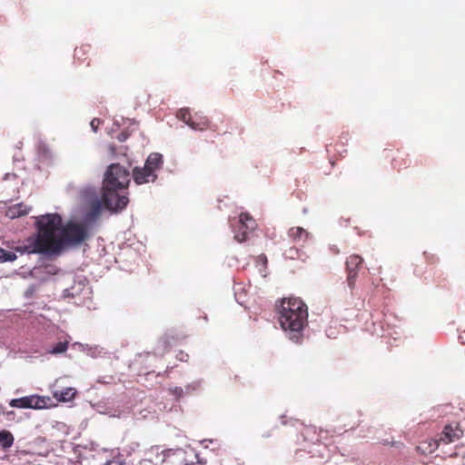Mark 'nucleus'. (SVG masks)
I'll return each mask as SVG.
<instances>
[{"label":"nucleus","instance_id":"obj_1","mask_svg":"<svg viewBox=\"0 0 465 465\" xmlns=\"http://www.w3.org/2000/svg\"><path fill=\"white\" fill-rule=\"evenodd\" d=\"M37 232L16 248L21 252L59 254L68 247H76L87 241L90 230L87 223L69 221L64 225L57 213L36 218Z\"/></svg>","mask_w":465,"mask_h":465},{"label":"nucleus","instance_id":"obj_2","mask_svg":"<svg viewBox=\"0 0 465 465\" xmlns=\"http://www.w3.org/2000/svg\"><path fill=\"white\" fill-rule=\"evenodd\" d=\"M130 183V173L127 169L119 163H112L104 173L103 181L102 201L106 209L120 211L126 207L129 199L120 195L117 191L124 189Z\"/></svg>","mask_w":465,"mask_h":465},{"label":"nucleus","instance_id":"obj_3","mask_svg":"<svg viewBox=\"0 0 465 465\" xmlns=\"http://www.w3.org/2000/svg\"><path fill=\"white\" fill-rule=\"evenodd\" d=\"M278 314L281 327L292 333V338H298L308 322V308L300 298L282 299L278 306Z\"/></svg>","mask_w":465,"mask_h":465},{"label":"nucleus","instance_id":"obj_4","mask_svg":"<svg viewBox=\"0 0 465 465\" xmlns=\"http://www.w3.org/2000/svg\"><path fill=\"white\" fill-rule=\"evenodd\" d=\"M163 155L158 153H151L143 167H135L133 170V178L136 184L153 183L157 179L156 172L163 167Z\"/></svg>","mask_w":465,"mask_h":465},{"label":"nucleus","instance_id":"obj_5","mask_svg":"<svg viewBox=\"0 0 465 465\" xmlns=\"http://www.w3.org/2000/svg\"><path fill=\"white\" fill-rule=\"evenodd\" d=\"M463 434V430L460 429L459 423L454 422L450 424H447L443 430L441 431L440 438L437 440H431L429 442V446L427 448H422L423 451H428L429 453H432L440 443L449 444L454 442L460 439Z\"/></svg>","mask_w":465,"mask_h":465},{"label":"nucleus","instance_id":"obj_6","mask_svg":"<svg viewBox=\"0 0 465 465\" xmlns=\"http://www.w3.org/2000/svg\"><path fill=\"white\" fill-rule=\"evenodd\" d=\"M50 401L51 398L48 396L34 394L18 399H13L10 401L9 405L14 408L41 410L48 408L50 406Z\"/></svg>","mask_w":465,"mask_h":465},{"label":"nucleus","instance_id":"obj_7","mask_svg":"<svg viewBox=\"0 0 465 465\" xmlns=\"http://www.w3.org/2000/svg\"><path fill=\"white\" fill-rule=\"evenodd\" d=\"M84 201L89 203V208L85 213L87 221H94L100 216L102 211V203L94 189H84L81 193Z\"/></svg>","mask_w":465,"mask_h":465},{"label":"nucleus","instance_id":"obj_8","mask_svg":"<svg viewBox=\"0 0 465 465\" xmlns=\"http://www.w3.org/2000/svg\"><path fill=\"white\" fill-rule=\"evenodd\" d=\"M362 262H363V259L357 254H352V255L349 256L346 261V270H347L346 282H347L348 287L351 290V295L353 294V290L355 289V286H356L358 271L361 267Z\"/></svg>","mask_w":465,"mask_h":465},{"label":"nucleus","instance_id":"obj_9","mask_svg":"<svg viewBox=\"0 0 465 465\" xmlns=\"http://www.w3.org/2000/svg\"><path fill=\"white\" fill-rule=\"evenodd\" d=\"M177 117L192 129L202 131L208 128L209 122L206 117H202L198 114L192 115L187 108L181 109L177 114Z\"/></svg>","mask_w":465,"mask_h":465},{"label":"nucleus","instance_id":"obj_10","mask_svg":"<svg viewBox=\"0 0 465 465\" xmlns=\"http://www.w3.org/2000/svg\"><path fill=\"white\" fill-rule=\"evenodd\" d=\"M295 426H298L302 441L310 444H315L322 441V433H327V430H317L315 426L304 425L299 421H295Z\"/></svg>","mask_w":465,"mask_h":465},{"label":"nucleus","instance_id":"obj_11","mask_svg":"<svg viewBox=\"0 0 465 465\" xmlns=\"http://www.w3.org/2000/svg\"><path fill=\"white\" fill-rule=\"evenodd\" d=\"M53 387V397L60 402L70 401L74 399L76 395V390L74 388L66 387L63 389H55V384Z\"/></svg>","mask_w":465,"mask_h":465},{"label":"nucleus","instance_id":"obj_12","mask_svg":"<svg viewBox=\"0 0 465 465\" xmlns=\"http://www.w3.org/2000/svg\"><path fill=\"white\" fill-rule=\"evenodd\" d=\"M30 209V207H27L24 203H20L9 206L6 210L5 214L10 219H15L26 215L29 213Z\"/></svg>","mask_w":465,"mask_h":465},{"label":"nucleus","instance_id":"obj_13","mask_svg":"<svg viewBox=\"0 0 465 465\" xmlns=\"http://www.w3.org/2000/svg\"><path fill=\"white\" fill-rule=\"evenodd\" d=\"M239 223L242 228H245L251 232L256 228L255 220L248 213H242L240 214Z\"/></svg>","mask_w":465,"mask_h":465},{"label":"nucleus","instance_id":"obj_14","mask_svg":"<svg viewBox=\"0 0 465 465\" xmlns=\"http://www.w3.org/2000/svg\"><path fill=\"white\" fill-rule=\"evenodd\" d=\"M410 159L408 155L403 153H399L392 160V165L398 171L408 168L410 166Z\"/></svg>","mask_w":465,"mask_h":465},{"label":"nucleus","instance_id":"obj_15","mask_svg":"<svg viewBox=\"0 0 465 465\" xmlns=\"http://www.w3.org/2000/svg\"><path fill=\"white\" fill-rule=\"evenodd\" d=\"M14 436L13 434L6 430H3L0 431V447L4 450H7L12 447L14 444Z\"/></svg>","mask_w":465,"mask_h":465},{"label":"nucleus","instance_id":"obj_16","mask_svg":"<svg viewBox=\"0 0 465 465\" xmlns=\"http://www.w3.org/2000/svg\"><path fill=\"white\" fill-rule=\"evenodd\" d=\"M288 235L293 241H304L308 237V232L302 227H292L289 230Z\"/></svg>","mask_w":465,"mask_h":465},{"label":"nucleus","instance_id":"obj_17","mask_svg":"<svg viewBox=\"0 0 465 465\" xmlns=\"http://www.w3.org/2000/svg\"><path fill=\"white\" fill-rule=\"evenodd\" d=\"M90 50H91V45H82L81 46L75 48V50H74V57L77 60L84 61L85 57H84V56L85 54L89 53Z\"/></svg>","mask_w":465,"mask_h":465},{"label":"nucleus","instance_id":"obj_18","mask_svg":"<svg viewBox=\"0 0 465 465\" xmlns=\"http://www.w3.org/2000/svg\"><path fill=\"white\" fill-rule=\"evenodd\" d=\"M250 232L251 231H248L245 228H242L240 226V223H238V227L237 230L235 231L234 239L239 242H245L248 239V233Z\"/></svg>","mask_w":465,"mask_h":465},{"label":"nucleus","instance_id":"obj_19","mask_svg":"<svg viewBox=\"0 0 465 465\" xmlns=\"http://www.w3.org/2000/svg\"><path fill=\"white\" fill-rule=\"evenodd\" d=\"M68 349V341H59L57 342L50 351L51 354H61L67 351Z\"/></svg>","mask_w":465,"mask_h":465},{"label":"nucleus","instance_id":"obj_20","mask_svg":"<svg viewBox=\"0 0 465 465\" xmlns=\"http://www.w3.org/2000/svg\"><path fill=\"white\" fill-rule=\"evenodd\" d=\"M16 259V255L13 252L5 251L0 248V262H13Z\"/></svg>","mask_w":465,"mask_h":465},{"label":"nucleus","instance_id":"obj_21","mask_svg":"<svg viewBox=\"0 0 465 465\" xmlns=\"http://www.w3.org/2000/svg\"><path fill=\"white\" fill-rule=\"evenodd\" d=\"M101 124V120L98 119V118H94L91 123H90V125H91V128L94 131V132H97L99 126Z\"/></svg>","mask_w":465,"mask_h":465},{"label":"nucleus","instance_id":"obj_22","mask_svg":"<svg viewBox=\"0 0 465 465\" xmlns=\"http://www.w3.org/2000/svg\"><path fill=\"white\" fill-rule=\"evenodd\" d=\"M171 392L176 397H181L183 391L181 387H174L173 389H171Z\"/></svg>","mask_w":465,"mask_h":465},{"label":"nucleus","instance_id":"obj_23","mask_svg":"<svg viewBox=\"0 0 465 465\" xmlns=\"http://www.w3.org/2000/svg\"><path fill=\"white\" fill-rule=\"evenodd\" d=\"M104 465H124L121 460H108Z\"/></svg>","mask_w":465,"mask_h":465},{"label":"nucleus","instance_id":"obj_24","mask_svg":"<svg viewBox=\"0 0 465 465\" xmlns=\"http://www.w3.org/2000/svg\"><path fill=\"white\" fill-rule=\"evenodd\" d=\"M128 137V134L126 133H121L119 135H118V140L120 142H124Z\"/></svg>","mask_w":465,"mask_h":465},{"label":"nucleus","instance_id":"obj_25","mask_svg":"<svg viewBox=\"0 0 465 465\" xmlns=\"http://www.w3.org/2000/svg\"><path fill=\"white\" fill-rule=\"evenodd\" d=\"M258 260L262 262L264 265L267 264V257L265 254H261L258 256Z\"/></svg>","mask_w":465,"mask_h":465},{"label":"nucleus","instance_id":"obj_26","mask_svg":"<svg viewBox=\"0 0 465 465\" xmlns=\"http://www.w3.org/2000/svg\"><path fill=\"white\" fill-rule=\"evenodd\" d=\"M322 441L328 440L329 438V431L327 430V433L322 432Z\"/></svg>","mask_w":465,"mask_h":465},{"label":"nucleus","instance_id":"obj_27","mask_svg":"<svg viewBox=\"0 0 465 465\" xmlns=\"http://www.w3.org/2000/svg\"><path fill=\"white\" fill-rule=\"evenodd\" d=\"M184 357L185 358H188V355L187 354H184L183 352H181V357L179 358L181 361H184Z\"/></svg>","mask_w":465,"mask_h":465},{"label":"nucleus","instance_id":"obj_28","mask_svg":"<svg viewBox=\"0 0 465 465\" xmlns=\"http://www.w3.org/2000/svg\"><path fill=\"white\" fill-rule=\"evenodd\" d=\"M184 465H196L194 462L185 463Z\"/></svg>","mask_w":465,"mask_h":465}]
</instances>
